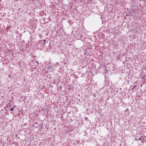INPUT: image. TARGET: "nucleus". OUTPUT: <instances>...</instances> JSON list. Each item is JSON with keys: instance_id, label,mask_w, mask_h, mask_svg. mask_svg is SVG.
Masks as SVG:
<instances>
[{"instance_id": "3", "label": "nucleus", "mask_w": 146, "mask_h": 146, "mask_svg": "<svg viewBox=\"0 0 146 146\" xmlns=\"http://www.w3.org/2000/svg\"><path fill=\"white\" fill-rule=\"evenodd\" d=\"M26 2L27 3H29V0H27Z\"/></svg>"}, {"instance_id": "9", "label": "nucleus", "mask_w": 146, "mask_h": 146, "mask_svg": "<svg viewBox=\"0 0 146 146\" xmlns=\"http://www.w3.org/2000/svg\"><path fill=\"white\" fill-rule=\"evenodd\" d=\"M136 86V85L135 86H134V88H135Z\"/></svg>"}, {"instance_id": "4", "label": "nucleus", "mask_w": 146, "mask_h": 146, "mask_svg": "<svg viewBox=\"0 0 146 146\" xmlns=\"http://www.w3.org/2000/svg\"><path fill=\"white\" fill-rule=\"evenodd\" d=\"M6 107H5V111H8V110H7V109H6Z\"/></svg>"}, {"instance_id": "8", "label": "nucleus", "mask_w": 146, "mask_h": 146, "mask_svg": "<svg viewBox=\"0 0 146 146\" xmlns=\"http://www.w3.org/2000/svg\"><path fill=\"white\" fill-rule=\"evenodd\" d=\"M85 119H87V117H86Z\"/></svg>"}, {"instance_id": "11", "label": "nucleus", "mask_w": 146, "mask_h": 146, "mask_svg": "<svg viewBox=\"0 0 146 146\" xmlns=\"http://www.w3.org/2000/svg\"><path fill=\"white\" fill-rule=\"evenodd\" d=\"M64 64H66V63H65Z\"/></svg>"}, {"instance_id": "7", "label": "nucleus", "mask_w": 146, "mask_h": 146, "mask_svg": "<svg viewBox=\"0 0 146 146\" xmlns=\"http://www.w3.org/2000/svg\"><path fill=\"white\" fill-rule=\"evenodd\" d=\"M144 77H143V76H142V78H144Z\"/></svg>"}, {"instance_id": "1", "label": "nucleus", "mask_w": 146, "mask_h": 146, "mask_svg": "<svg viewBox=\"0 0 146 146\" xmlns=\"http://www.w3.org/2000/svg\"><path fill=\"white\" fill-rule=\"evenodd\" d=\"M40 44H42L41 46L43 47H44V45H45L46 41L45 40H42L40 41Z\"/></svg>"}, {"instance_id": "6", "label": "nucleus", "mask_w": 146, "mask_h": 146, "mask_svg": "<svg viewBox=\"0 0 146 146\" xmlns=\"http://www.w3.org/2000/svg\"><path fill=\"white\" fill-rule=\"evenodd\" d=\"M51 67V66H49L48 67V69H49L50 67Z\"/></svg>"}, {"instance_id": "2", "label": "nucleus", "mask_w": 146, "mask_h": 146, "mask_svg": "<svg viewBox=\"0 0 146 146\" xmlns=\"http://www.w3.org/2000/svg\"><path fill=\"white\" fill-rule=\"evenodd\" d=\"M14 108H12L10 109V111H13L14 110Z\"/></svg>"}, {"instance_id": "5", "label": "nucleus", "mask_w": 146, "mask_h": 146, "mask_svg": "<svg viewBox=\"0 0 146 146\" xmlns=\"http://www.w3.org/2000/svg\"><path fill=\"white\" fill-rule=\"evenodd\" d=\"M137 140H141V139L140 138H139L138 139H137Z\"/></svg>"}, {"instance_id": "10", "label": "nucleus", "mask_w": 146, "mask_h": 146, "mask_svg": "<svg viewBox=\"0 0 146 146\" xmlns=\"http://www.w3.org/2000/svg\"><path fill=\"white\" fill-rule=\"evenodd\" d=\"M145 76H144V77H145Z\"/></svg>"}]
</instances>
